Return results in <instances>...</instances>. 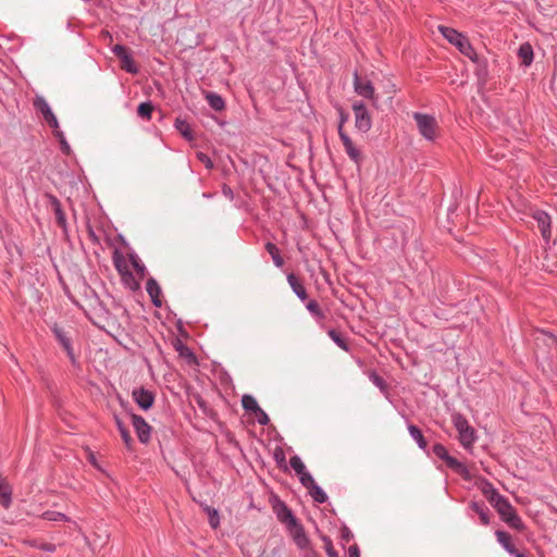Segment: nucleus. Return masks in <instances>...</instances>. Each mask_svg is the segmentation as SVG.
<instances>
[{
    "mask_svg": "<svg viewBox=\"0 0 557 557\" xmlns=\"http://www.w3.org/2000/svg\"><path fill=\"white\" fill-rule=\"evenodd\" d=\"M270 503L277 520L285 524L289 535L298 548H305L309 545V536L307 535L302 523L294 515L293 510L276 494H272Z\"/></svg>",
    "mask_w": 557,
    "mask_h": 557,
    "instance_id": "obj_1",
    "label": "nucleus"
},
{
    "mask_svg": "<svg viewBox=\"0 0 557 557\" xmlns=\"http://www.w3.org/2000/svg\"><path fill=\"white\" fill-rule=\"evenodd\" d=\"M533 335L536 361L550 366L557 360V336L542 329H535Z\"/></svg>",
    "mask_w": 557,
    "mask_h": 557,
    "instance_id": "obj_2",
    "label": "nucleus"
},
{
    "mask_svg": "<svg viewBox=\"0 0 557 557\" xmlns=\"http://www.w3.org/2000/svg\"><path fill=\"white\" fill-rule=\"evenodd\" d=\"M437 29L449 44L454 45L459 50L460 53L469 58L472 62L480 61L479 54L475 52L472 44L465 34L445 25H440Z\"/></svg>",
    "mask_w": 557,
    "mask_h": 557,
    "instance_id": "obj_3",
    "label": "nucleus"
},
{
    "mask_svg": "<svg viewBox=\"0 0 557 557\" xmlns=\"http://www.w3.org/2000/svg\"><path fill=\"white\" fill-rule=\"evenodd\" d=\"M433 454L443 460L447 468L451 469L455 473L459 474L465 480H470L471 475L467 468V466L459 461L457 458L450 456L446 449V447L441 444L436 443L432 447Z\"/></svg>",
    "mask_w": 557,
    "mask_h": 557,
    "instance_id": "obj_4",
    "label": "nucleus"
},
{
    "mask_svg": "<svg viewBox=\"0 0 557 557\" xmlns=\"http://www.w3.org/2000/svg\"><path fill=\"white\" fill-rule=\"evenodd\" d=\"M495 510L509 528L519 532H523L527 529L524 522L518 515L517 509L510 504L508 498L496 506Z\"/></svg>",
    "mask_w": 557,
    "mask_h": 557,
    "instance_id": "obj_5",
    "label": "nucleus"
},
{
    "mask_svg": "<svg viewBox=\"0 0 557 557\" xmlns=\"http://www.w3.org/2000/svg\"><path fill=\"white\" fill-rule=\"evenodd\" d=\"M50 330L58 342V344L62 347V349L65 351L67 358L70 359V362L73 367H79V362L77 360V357L74 352L73 347V339L70 335L69 331H65L64 327H62L59 323L54 322Z\"/></svg>",
    "mask_w": 557,
    "mask_h": 557,
    "instance_id": "obj_6",
    "label": "nucleus"
},
{
    "mask_svg": "<svg viewBox=\"0 0 557 557\" xmlns=\"http://www.w3.org/2000/svg\"><path fill=\"white\" fill-rule=\"evenodd\" d=\"M112 52L120 60V66L122 70L129 74H137L139 72V67L134 60L131 48L116 44L112 47Z\"/></svg>",
    "mask_w": 557,
    "mask_h": 557,
    "instance_id": "obj_7",
    "label": "nucleus"
},
{
    "mask_svg": "<svg viewBox=\"0 0 557 557\" xmlns=\"http://www.w3.org/2000/svg\"><path fill=\"white\" fill-rule=\"evenodd\" d=\"M413 117L417 122L420 134L429 139L434 140L437 136V122L433 115L416 112Z\"/></svg>",
    "mask_w": 557,
    "mask_h": 557,
    "instance_id": "obj_8",
    "label": "nucleus"
},
{
    "mask_svg": "<svg viewBox=\"0 0 557 557\" xmlns=\"http://www.w3.org/2000/svg\"><path fill=\"white\" fill-rule=\"evenodd\" d=\"M354 89L357 95L371 100L372 106L376 107L379 97L375 94V88L373 83L368 78H362L358 71L354 73Z\"/></svg>",
    "mask_w": 557,
    "mask_h": 557,
    "instance_id": "obj_9",
    "label": "nucleus"
},
{
    "mask_svg": "<svg viewBox=\"0 0 557 557\" xmlns=\"http://www.w3.org/2000/svg\"><path fill=\"white\" fill-rule=\"evenodd\" d=\"M352 111L355 113V127L361 133H368L372 127V117L366 104L362 101H355Z\"/></svg>",
    "mask_w": 557,
    "mask_h": 557,
    "instance_id": "obj_10",
    "label": "nucleus"
},
{
    "mask_svg": "<svg viewBox=\"0 0 557 557\" xmlns=\"http://www.w3.org/2000/svg\"><path fill=\"white\" fill-rule=\"evenodd\" d=\"M242 406L247 413L253 414L261 425H268L270 423L269 416L260 408L257 399L249 394H245L242 397Z\"/></svg>",
    "mask_w": 557,
    "mask_h": 557,
    "instance_id": "obj_11",
    "label": "nucleus"
},
{
    "mask_svg": "<svg viewBox=\"0 0 557 557\" xmlns=\"http://www.w3.org/2000/svg\"><path fill=\"white\" fill-rule=\"evenodd\" d=\"M129 416L139 442L141 444H148L151 440L152 428L141 416L134 413L132 409L129 410Z\"/></svg>",
    "mask_w": 557,
    "mask_h": 557,
    "instance_id": "obj_12",
    "label": "nucleus"
},
{
    "mask_svg": "<svg viewBox=\"0 0 557 557\" xmlns=\"http://www.w3.org/2000/svg\"><path fill=\"white\" fill-rule=\"evenodd\" d=\"M132 398L141 410L148 411L154 405L156 394L152 391L140 386L133 389Z\"/></svg>",
    "mask_w": 557,
    "mask_h": 557,
    "instance_id": "obj_13",
    "label": "nucleus"
},
{
    "mask_svg": "<svg viewBox=\"0 0 557 557\" xmlns=\"http://www.w3.org/2000/svg\"><path fill=\"white\" fill-rule=\"evenodd\" d=\"M45 198L48 200V205L54 213L57 225L60 228H62L64 232H66V228H67L66 215L62 208L61 201L58 199L57 196H54L51 193H46Z\"/></svg>",
    "mask_w": 557,
    "mask_h": 557,
    "instance_id": "obj_14",
    "label": "nucleus"
},
{
    "mask_svg": "<svg viewBox=\"0 0 557 557\" xmlns=\"http://www.w3.org/2000/svg\"><path fill=\"white\" fill-rule=\"evenodd\" d=\"M34 107L40 111L45 121L51 128H59V122L54 113L52 112L48 102L40 96H37L34 100Z\"/></svg>",
    "mask_w": 557,
    "mask_h": 557,
    "instance_id": "obj_15",
    "label": "nucleus"
},
{
    "mask_svg": "<svg viewBox=\"0 0 557 557\" xmlns=\"http://www.w3.org/2000/svg\"><path fill=\"white\" fill-rule=\"evenodd\" d=\"M534 220L537 222V227L542 234V237L548 242L552 236L550 231V216L543 210H536L533 213Z\"/></svg>",
    "mask_w": 557,
    "mask_h": 557,
    "instance_id": "obj_16",
    "label": "nucleus"
},
{
    "mask_svg": "<svg viewBox=\"0 0 557 557\" xmlns=\"http://www.w3.org/2000/svg\"><path fill=\"white\" fill-rule=\"evenodd\" d=\"M346 153L356 164H360L363 160V156L360 149H358L352 143L351 138L347 133L338 135Z\"/></svg>",
    "mask_w": 557,
    "mask_h": 557,
    "instance_id": "obj_17",
    "label": "nucleus"
},
{
    "mask_svg": "<svg viewBox=\"0 0 557 557\" xmlns=\"http://www.w3.org/2000/svg\"><path fill=\"white\" fill-rule=\"evenodd\" d=\"M481 492L494 509L506 499V497L499 494L494 485L487 480H484L481 486Z\"/></svg>",
    "mask_w": 557,
    "mask_h": 557,
    "instance_id": "obj_18",
    "label": "nucleus"
},
{
    "mask_svg": "<svg viewBox=\"0 0 557 557\" xmlns=\"http://www.w3.org/2000/svg\"><path fill=\"white\" fill-rule=\"evenodd\" d=\"M146 290L150 296L151 302L154 307H162V290L159 283L153 278L149 277L146 282Z\"/></svg>",
    "mask_w": 557,
    "mask_h": 557,
    "instance_id": "obj_19",
    "label": "nucleus"
},
{
    "mask_svg": "<svg viewBox=\"0 0 557 557\" xmlns=\"http://www.w3.org/2000/svg\"><path fill=\"white\" fill-rule=\"evenodd\" d=\"M172 345L174 349L178 352L180 357L185 358L189 364L198 363L197 356L195 355V352L180 338H174L172 341Z\"/></svg>",
    "mask_w": 557,
    "mask_h": 557,
    "instance_id": "obj_20",
    "label": "nucleus"
},
{
    "mask_svg": "<svg viewBox=\"0 0 557 557\" xmlns=\"http://www.w3.org/2000/svg\"><path fill=\"white\" fill-rule=\"evenodd\" d=\"M287 282L289 286L292 287L293 292L297 295V297L300 300L308 299V293L307 289L301 281V278L296 275L295 273H288L287 274Z\"/></svg>",
    "mask_w": 557,
    "mask_h": 557,
    "instance_id": "obj_21",
    "label": "nucleus"
},
{
    "mask_svg": "<svg viewBox=\"0 0 557 557\" xmlns=\"http://www.w3.org/2000/svg\"><path fill=\"white\" fill-rule=\"evenodd\" d=\"M469 508L479 516L482 524L488 525L491 523V511L484 502L471 500Z\"/></svg>",
    "mask_w": 557,
    "mask_h": 557,
    "instance_id": "obj_22",
    "label": "nucleus"
},
{
    "mask_svg": "<svg viewBox=\"0 0 557 557\" xmlns=\"http://www.w3.org/2000/svg\"><path fill=\"white\" fill-rule=\"evenodd\" d=\"M113 419H114L115 425L121 434L122 441H123L126 449L129 451H133L134 450V441L129 433V430L127 429V426L124 424V422L117 414H114Z\"/></svg>",
    "mask_w": 557,
    "mask_h": 557,
    "instance_id": "obj_23",
    "label": "nucleus"
},
{
    "mask_svg": "<svg viewBox=\"0 0 557 557\" xmlns=\"http://www.w3.org/2000/svg\"><path fill=\"white\" fill-rule=\"evenodd\" d=\"M174 126L180 135L187 141H194L196 136L191 125L182 117H176Z\"/></svg>",
    "mask_w": 557,
    "mask_h": 557,
    "instance_id": "obj_24",
    "label": "nucleus"
},
{
    "mask_svg": "<svg viewBox=\"0 0 557 557\" xmlns=\"http://www.w3.org/2000/svg\"><path fill=\"white\" fill-rule=\"evenodd\" d=\"M205 99L208 101V104L211 109L216 112L224 111L226 108L225 100L216 92L210 90H203Z\"/></svg>",
    "mask_w": 557,
    "mask_h": 557,
    "instance_id": "obj_25",
    "label": "nucleus"
},
{
    "mask_svg": "<svg viewBox=\"0 0 557 557\" xmlns=\"http://www.w3.org/2000/svg\"><path fill=\"white\" fill-rule=\"evenodd\" d=\"M476 438V431L471 425L458 433V440L466 449L471 448Z\"/></svg>",
    "mask_w": 557,
    "mask_h": 557,
    "instance_id": "obj_26",
    "label": "nucleus"
},
{
    "mask_svg": "<svg viewBox=\"0 0 557 557\" xmlns=\"http://www.w3.org/2000/svg\"><path fill=\"white\" fill-rule=\"evenodd\" d=\"M518 57H519L522 65H524V66L531 65V63L533 62V57H534L532 46L529 42H524V44L520 45V47L518 49Z\"/></svg>",
    "mask_w": 557,
    "mask_h": 557,
    "instance_id": "obj_27",
    "label": "nucleus"
},
{
    "mask_svg": "<svg viewBox=\"0 0 557 557\" xmlns=\"http://www.w3.org/2000/svg\"><path fill=\"white\" fill-rule=\"evenodd\" d=\"M12 504V487L8 480L4 479L0 482V505L3 508H9Z\"/></svg>",
    "mask_w": 557,
    "mask_h": 557,
    "instance_id": "obj_28",
    "label": "nucleus"
},
{
    "mask_svg": "<svg viewBox=\"0 0 557 557\" xmlns=\"http://www.w3.org/2000/svg\"><path fill=\"white\" fill-rule=\"evenodd\" d=\"M495 535L497 537V541L502 544L506 552H508L509 554L516 553L517 547L513 545L511 535L508 532L497 530L495 532Z\"/></svg>",
    "mask_w": 557,
    "mask_h": 557,
    "instance_id": "obj_29",
    "label": "nucleus"
},
{
    "mask_svg": "<svg viewBox=\"0 0 557 557\" xmlns=\"http://www.w3.org/2000/svg\"><path fill=\"white\" fill-rule=\"evenodd\" d=\"M264 248L267 252L271 256L275 267L282 268L285 263V260L282 257L278 247L274 243L268 242L265 243Z\"/></svg>",
    "mask_w": 557,
    "mask_h": 557,
    "instance_id": "obj_30",
    "label": "nucleus"
},
{
    "mask_svg": "<svg viewBox=\"0 0 557 557\" xmlns=\"http://www.w3.org/2000/svg\"><path fill=\"white\" fill-rule=\"evenodd\" d=\"M329 336L333 339V342L341 347L345 351L350 350V346L348 343V339L344 336V334L341 331H337L335 329H330L327 331Z\"/></svg>",
    "mask_w": 557,
    "mask_h": 557,
    "instance_id": "obj_31",
    "label": "nucleus"
},
{
    "mask_svg": "<svg viewBox=\"0 0 557 557\" xmlns=\"http://www.w3.org/2000/svg\"><path fill=\"white\" fill-rule=\"evenodd\" d=\"M121 280H122V283L126 287H128L131 290L137 292V290L140 289L139 281L136 280V277L134 276L133 272H131L129 270L122 272Z\"/></svg>",
    "mask_w": 557,
    "mask_h": 557,
    "instance_id": "obj_32",
    "label": "nucleus"
},
{
    "mask_svg": "<svg viewBox=\"0 0 557 557\" xmlns=\"http://www.w3.org/2000/svg\"><path fill=\"white\" fill-rule=\"evenodd\" d=\"M408 431H409L410 435L416 440V442L418 443V446L421 449H425L428 447V441L423 436L422 431L417 425L409 424Z\"/></svg>",
    "mask_w": 557,
    "mask_h": 557,
    "instance_id": "obj_33",
    "label": "nucleus"
},
{
    "mask_svg": "<svg viewBox=\"0 0 557 557\" xmlns=\"http://www.w3.org/2000/svg\"><path fill=\"white\" fill-rule=\"evenodd\" d=\"M154 111V106L151 101H145L138 104L137 114L144 120H151L152 112Z\"/></svg>",
    "mask_w": 557,
    "mask_h": 557,
    "instance_id": "obj_34",
    "label": "nucleus"
},
{
    "mask_svg": "<svg viewBox=\"0 0 557 557\" xmlns=\"http://www.w3.org/2000/svg\"><path fill=\"white\" fill-rule=\"evenodd\" d=\"M273 458L277 465V468L280 470H282L283 472H287L288 471V467H287V463H286V457H285V451L282 447L277 446L275 447L274 449V453H273Z\"/></svg>",
    "mask_w": 557,
    "mask_h": 557,
    "instance_id": "obj_35",
    "label": "nucleus"
},
{
    "mask_svg": "<svg viewBox=\"0 0 557 557\" xmlns=\"http://www.w3.org/2000/svg\"><path fill=\"white\" fill-rule=\"evenodd\" d=\"M451 422L458 433L470 425L467 418L458 411L451 413Z\"/></svg>",
    "mask_w": 557,
    "mask_h": 557,
    "instance_id": "obj_36",
    "label": "nucleus"
},
{
    "mask_svg": "<svg viewBox=\"0 0 557 557\" xmlns=\"http://www.w3.org/2000/svg\"><path fill=\"white\" fill-rule=\"evenodd\" d=\"M44 520L48 521H64L69 522L71 519L65 513L59 511L47 510L39 516Z\"/></svg>",
    "mask_w": 557,
    "mask_h": 557,
    "instance_id": "obj_37",
    "label": "nucleus"
},
{
    "mask_svg": "<svg viewBox=\"0 0 557 557\" xmlns=\"http://www.w3.org/2000/svg\"><path fill=\"white\" fill-rule=\"evenodd\" d=\"M203 510L208 513V522H209L210 527L214 530L218 529L220 525L219 511L211 506H206L203 508Z\"/></svg>",
    "mask_w": 557,
    "mask_h": 557,
    "instance_id": "obj_38",
    "label": "nucleus"
},
{
    "mask_svg": "<svg viewBox=\"0 0 557 557\" xmlns=\"http://www.w3.org/2000/svg\"><path fill=\"white\" fill-rule=\"evenodd\" d=\"M129 261H131L135 272L139 276V280H143L145 277V275H146V272H147L146 267L144 265V263H141V261L139 260V258L135 253H131L129 255Z\"/></svg>",
    "mask_w": 557,
    "mask_h": 557,
    "instance_id": "obj_39",
    "label": "nucleus"
},
{
    "mask_svg": "<svg viewBox=\"0 0 557 557\" xmlns=\"http://www.w3.org/2000/svg\"><path fill=\"white\" fill-rule=\"evenodd\" d=\"M308 493L313 498V500L319 504H324L327 500L326 493L318 484L309 488Z\"/></svg>",
    "mask_w": 557,
    "mask_h": 557,
    "instance_id": "obj_40",
    "label": "nucleus"
},
{
    "mask_svg": "<svg viewBox=\"0 0 557 557\" xmlns=\"http://www.w3.org/2000/svg\"><path fill=\"white\" fill-rule=\"evenodd\" d=\"M113 264L120 275L122 274V272L128 271V268H127V264L125 263L124 257H123L122 252L119 251L117 249H115L113 251Z\"/></svg>",
    "mask_w": 557,
    "mask_h": 557,
    "instance_id": "obj_41",
    "label": "nucleus"
},
{
    "mask_svg": "<svg viewBox=\"0 0 557 557\" xmlns=\"http://www.w3.org/2000/svg\"><path fill=\"white\" fill-rule=\"evenodd\" d=\"M306 307L310 311V313H312L318 320L325 319V313L321 309V307L317 300H314V299L309 300Z\"/></svg>",
    "mask_w": 557,
    "mask_h": 557,
    "instance_id": "obj_42",
    "label": "nucleus"
},
{
    "mask_svg": "<svg viewBox=\"0 0 557 557\" xmlns=\"http://www.w3.org/2000/svg\"><path fill=\"white\" fill-rule=\"evenodd\" d=\"M336 109H337L338 116H339L338 125H337L338 135L345 134L346 132L344 129V126L347 123V121L349 120V113L341 106H338Z\"/></svg>",
    "mask_w": 557,
    "mask_h": 557,
    "instance_id": "obj_43",
    "label": "nucleus"
},
{
    "mask_svg": "<svg viewBox=\"0 0 557 557\" xmlns=\"http://www.w3.org/2000/svg\"><path fill=\"white\" fill-rule=\"evenodd\" d=\"M289 465L294 469V471L296 472L297 475H300L301 473L307 471L305 463L302 462L300 457L297 455L290 457Z\"/></svg>",
    "mask_w": 557,
    "mask_h": 557,
    "instance_id": "obj_44",
    "label": "nucleus"
},
{
    "mask_svg": "<svg viewBox=\"0 0 557 557\" xmlns=\"http://www.w3.org/2000/svg\"><path fill=\"white\" fill-rule=\"evenodd\" d=\"M321 540L324 543V548H325L326 555L329 557H338V554L333 546V542H332L331 537L327 535H321Z\"/></svg>",
    "mask_w": 557,
    "mask_h": 557,
    "instance_id": "obj_45",
    "label": "nucleus"
},
{
    "mask_svg": "<svg viewBox=\"0 0 557 557\" xmlns=\"http://www.w3.org/2000/svg\"><path fill=\"white\" fill-rule=\"evenodd\" d=\"M476 64L475 74L478 77H486L488 74L487 71V60L480 58L479 62H474Z\"/></svg>",
    "mask_w": 557,
    "mask_h": 557,
    "instance_id": "obj_46",
    "label": "nucleus"
},
{
    "mask_svg": "<svg viewBox=\"0 0 557 557\" xmlns=\"http://www.w3.org/2000/svg\"><path fill=\"white\" fill-rule=\"evenodd\" d=\"M299 476V480H300V483L307 488H311L313 485H315V481L313 479V476L308 472V471H305L304 473H301Z\"/></svg>",
    "mask_w": 557,
    "mask_h": 557,
    "instance_id": "obj_47",
    "label": "nucleus"
},
{
    "mask_svg": "<svg viewBox=\"0 0 557 557\" xmlns=\"http://www.w3.org/2000/svg\"><path fill=\"white\" fill-rule=\"evenodd\" d=\"M370 379L381 391H385L387 388V383L384 377L377 374L375 371L370 374Z\"/></svg>",
    "mask_w": 557,
    "mask_h": 557,
    "instance_id": "obj_48",
    "label": "nucleus"
},
{
    "mask_svg": "<svg viewBox=\"0 0 557 557\" xmlns=\"http://www.w3.org/2000/svg\"><path fill=\"white\" fill-rule=\"evenodd\" d=\"M85 451H86V459L88 460V462L96 469L98 470H101V467L100 465L98 463V460L96 458V455L95 453L88 447L86 446L85 448Z\"/></svg>",
    "mask_w": 557,
    "mask_h": 557,
    "instance_id": "obj_49",
    "label": "nucleus"
},
{
    "mask_svg": "<svg viewBox=\"0 0 557 557\" xmlns=\"http://www.w3.org/2000/svg\"><path fill=\"white\" fill-rule=\"evenodd\" d=\"M194 400L196 401V404L198 405V407L205 412L207 413L208 409H209V405H208V401L199 394H195L193 396Z\"/></svg>",
    "mask_w": 557,
    "mask_h": 557,
    "instance_id": "obj_50",
    "label": "nucleus"
},
{
    "mask_svg": "<svg viewBox=\"0 0 557 557\" xmlns=\"http://www.w3.org/2000/svg\"><path fill=\"white\" fill-rule=\"evenodd\" d=\"M197 158L200 162H202L205 164V166L207 169H212L213 168V162L212 160L210 159V157L203 152H198L197 153Z\"/></svg>",
    "mask_w": 557,
    "mask_h": 557,
    "instance_id": "obj_51",
    "label": "nucleus"
},
{
    "mask_svg": "<svg viewBox=\"0 0 557 557\" xmlns=\"http://www.w3.org/2000/svg\"><path fill=\"white\" fill-rule=\"evenodd\" d=\"M354 537L351 531L349 530V528L347 525H343L341 528V539L348 543L351 541V539Z\"/></svg>",
    "mask_w": 557,
    "mask_h": 557,
    "instance_id": "obj_52",
    "label": "nucleus"
},
{
    "mask_svg": "<svg viewBox=\"0 0 557 557\" xmlns=\"http://www.w3.org/2000/svg\"><path fill=\"white\" fill-rule=\"evenodd\" d=\"M300 550H305L304 557H321L320 554L312 547L311 541L309 540V545L305 548H299Z\"/></svg>",
    "mask_w": 557,
    "mask_h": 557,
    "instance_id": "obj_53",
    "label": "nucleus"
},
{
    "mask_svg": "<svg viewBox=\"0 0 557 557\" xmlns=\"http://www.w3.org/2000/svg\"><path fill=\"white\" fill-rule=\"evenodd\" d=\"M87 234H88V237H89V239L91 240L92 244L98 245L100 243L99 237L97 236V234L94 231L92 226L89 225V224L87 225Z\"/></svg>",
    "mask_w": 557,
    "mask_h": 557,
    "instance_id": "obj_54",
    "label": "nucleus"
},
{
    "mask_svg": "<svg viewBox=\"0 0 557 557\" xmlns=\"http://www.w3.org/2000/svg\"><path fill=\"white\" fill-rule=\"evenodd\" d=\"M39 549L48 553H54L57 550V546L52 543L41 542Z\"/></svg>",
    "mask_w": 557,
    "mask_h": 557,
    "instance_id": "obj_55",
    "label": "nucleus"
},
{
    "mask_svg": "<svg viewBox=\"0 0 557 557\" xmlns=\"http://www.w3.org/2000/svg\"><path fill=\"white\" fill-rule=\"evenodd\" d=\"M59 144H60L61 151L65 156H70L72 150H71V147H70L69 143L66 141V139L62 138V140H60Z\"/></svg>",
    "mask_w": 557,
    "mask_h": 557,
    "instance_id": "obj_56",
    "label": "nucleus"
},
{
    "mask_svg": "<svg viewBox=\"0 0 557 557\" xmlns=\"http://www.w3.org/2000/svg\"><path fill=\"white\" fill-rule=\"evenodd\" d=\"M42 541H40L39 539H28V540H24L23 543L25 545H28L30 547H35V548H38L39 549V546H40V543Z\"/></svg>",
    "mask_w": 557,
    "mask_h": 557,
    "instance_id": "obj_57",
    "label": "nucleus"
},
{
    "mask_svg": "<svg viewBox=\"0 0 557 557\" xmlns=\"http://www.w3.org/2000/svg\"><path fill=\"white\" fill-rule=\"evenodd\" d=\"M348 557H360V550L357 544H354L348 548Z\"/></svg>",
    "mask_w": 557,
    "mask_h": 557,
    "instance_id": "obj_58",
    "label": "nucleus"
},
{
    "mask_svg": "<svg viewBox=\"0 0 557 557\" xmlns=\"http://www.w3.org/2000/svg\"><path fill=\"white\" fill-rule=\"evenodd\" d=\"M52 132H53V136L60 141L62 140V138H65L64 137V134L62 131H60L59 128H52Z\"/></svg>",
    "mask_w": 557,
    "mask_h": 557,
    "instance_id": "obj_59",
    "label": "nucleus"
},
{
    "mask_svg": "<svg viewBox=\"0 0 557 557\" xmlns=\"http://www.w3.org/2000/svg\"><path fill=\"white\" fill-rule=\"evenodd\" d=\"M222 191L225 196L233 198V190L228 185L224 184Z\"/></svg>",
    "mask_w": 557,
    "mask_h": 557,
    "instance_id": "obj_60",
    "label": "nucleus"
},
{
    "mask_svg": "<svg viewBox=\"0 0 557 557\" xmlns=\"http://www.w3.org/2000/svg\"><path fill=\"white\" fill-rule=\"evenodd\" d=\"M513 557H528L524 553H521L518 548H516V553L511 554Z\"/></svg>",
    "mask_w": 557,
    "mask_h": 557,
    "instance_id": "obj_61",
    "label": "nucleus"
},
{
    "mask_svg": "<svg viewBox=\"0 0 557 557\" xmlns=\"http://www.w3.org/2000/svg\"><path fill=\"white\" fill-rule=\"evenodd\" d=\"M120 403H121V406L123 408H126L128 406V403L124 401L123 399L120 398Z\"/></svg>",
    "mask_w": 557,
    "mask_h": 557,
    "instance_id": "obj_62",
    "label": "nucleus"
},
{
    "mask_svg": "<svg viewBox=\"0 0 557 557\" xmlns=\"http://www.w3.org/2000/svg\"><path fill=\"white\" fill-rule=\"evenodd\" d=\"M5 478L2 475V473L0 472V482H3Z\"/></svg>",
    "mask_w": 557,
    "mask_h": 557,
    "instance_id": "obj_63",
    "label": "nucleus"
}]
</instances>
